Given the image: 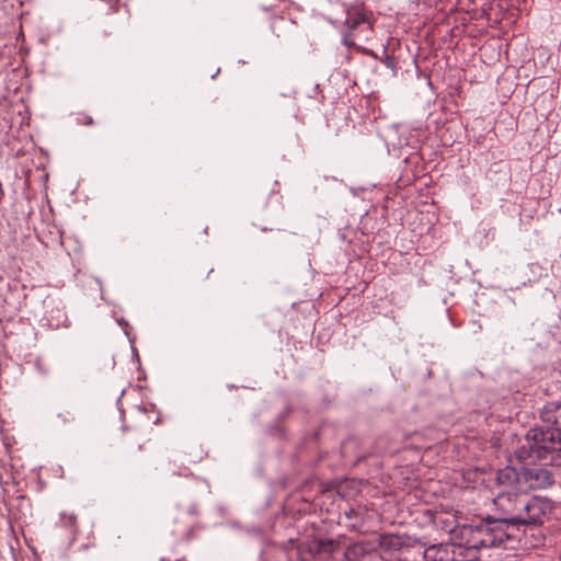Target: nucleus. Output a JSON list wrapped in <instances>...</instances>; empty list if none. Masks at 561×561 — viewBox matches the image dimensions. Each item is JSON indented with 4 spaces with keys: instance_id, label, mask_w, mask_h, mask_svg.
I'll return each mask as SVG.
<instances>
[{
    "instance_id": "obj_1",
    "label": "nucleus",
    "mask_w": 561,
    "mask_h": 561,
    "mask_svg": "<svg viewBox=\"0 0 561 561\" xmlns=\"http://www.w3.org/2000/svg\"><path fill=\"white\" fill-rule=\"evenodd\" d=\"M525 453L547 465L561 466V432L551 426L531 428L526 435V445L519 457Z\"/></svg>"
},
{
    "instance_id": "obj_2",
    "label": "nucleus",
    "mask_w": 561,
    "mask_h": 561,
    "mask_svg": "<svg viewBox=\"0 0 561 561\" xmlns=\"http://www.w3.org/2000/svg\"><path fill=\"white\" fill-rule=\"evenodd\" d=\"M309 551L314 561H321L327 557L333 560L336 554H342L346 561H364L366 558L378 557L375 553V546L366 541L355 542L344 551H341L339 545L332 540L313 541L309 546Z\"/></svg>"
},
{
    "instance_id": "obj_3",
    "label": "nucleus",
    "mask_w": 561,
    "mask_h": 561,
    "mask_svg": "<svg viewBox=\"0 0 561 561\" xmlns=\"http://www.w3.org/2000/svg\"><path fill=\"white\" fill-rule=\"evenodd\" d=\"M467 548L480 549L494 546L503 540V534L495 520L485 519L477 524L463 525L460 530Z\"/></svg>"
},
{
    "instance_id": "obj_4",
    "label": "nucleus",
    "mask_w": 561,
    "mask_h": 561,
    "mask_svg": "<svg viewBox=\"0 0 561 561\" xmlns=\"http://www.w3.org/2000/svg\"><path fill=\"white\" fill-rule=\"evenodd\" d=\"M523 510L518 516V525H540L545 517L551 513V503L543 497L526 496L525 503H519Z\"/></svg>"
},
{
    "instance_id": "obj_5",
    "label": "nucleus",
    "mask_w": 561,
    "mask_h": 561,
    "mask_svg": "<svg viewBox=\"0 0 561 561\" xmlns=\"http://www.w3.org/2000/svg\"><path fill=\"white\" fill-rule=\"evenodd\" d=\"M527 495L517 494L516 491H502L494 499L495 506L503 512L500 523L518 525V516L522 513L519 503H525Z\"/></svg>"
},
{
    "instance_id": "obj_6",
    "label": "nucleus",
    "mask_w": 561,
    "mask_h": 561,
    "mask_svg": "<svg viewBox=\"0 0 561 561\" xmlns=\"http://www.w3.org/2000/svg\"><path fill=\"white\" fill-rule=\"evenodd\" d=\"M345 24L348 31L343 36V43L348 47L355 46V38L359 34L367 36L373 31L366 15L357 10L348 11Z\"/></svg>"
},
{
    "instance_id": "obj_7",
    "label": "nucleus",
    "mask_w": 561,
    "mask_h": 561,
    "mask_svg": "<svg viewBox=\"0 0 561 561\" xmlns=\"http://www.w3.org/2000/svg\"><path fill=\"white\" fill-rule=\"evenodd\" d=\"M543 424L561 432V402H549L540 412Z\"/></svg>"
},
{
    "instance_id": "obj_8",
    "label": "nucleus",
    "mask_w": 561,
    "mask_h": 561,
    "mask_svg": "<svg viewBox=\"0 0 561 561\" xmlns=\"http://www.w3.org/2000/svg\"><path fill=\"white\" fill-rule=\"evenodd\" d=\"M496 483L504 488L503 491H518V472L512 467L500 469L496 473Z\"/></svg>"
},
{
    "instance_id": "obj_9",
    "label": "nucleus",
    "mask_w": 561,
    "mask_h": 561,
    "mask_svg": "<svg viewBox=\"0 0 561 561\" xmlns=\"http://www.w3.org/2000/svg\"><path fill=\"white\" fill-rule=\"evenodd\" d=\"M424 561H454V551L446 545H434L423 552Z\"/></svg>"
},
{
    "instance_id": "obj_10",
    "label": "nucleus",
    "mask_w": 561,
    "mask_h": 561,
    "mask_svg": "<svg viewBox=\"0 0 561 561\" xmlns=\"http://www.w3.org/2000/svg\"><path fill=\"white\" fill-rule=\"evenodd\" d=\"M58 419H60V420H61V422H64V423H66V422H69V421H72V420H73L72 415H71L69 412H67L66 414H61V413H60V414H58Z\"/></svg>"
},
{
    "instance_id": "obj_11",
    "label": "nucleus",
    "mask_w": 561,
    "mask_h": 561,
    "mask_svg": "<svg viewBox=\"0 0 561 561\" xmlns=\"http://www.w3.org/2000/svg\"><path fill=\"white\" fill-rule=\"evenodd\" d=\"M78 121L84 125H91L93 123L91 116H84L82 119L78 118Z\"/></svg>"
},
{
    "instance_id": "obj_12",
    "label": "nucleus",
    "mask_w": 561,
    "mask_h": 561,
    "mask_svg": "<svg viewBox=\"0 0 561 561\" xmlns=\"http://www.w3.org/2000/svg\"><path fill=\"white\" fill-rule=\"evenodd\" d=\"M76 523V516L70 515L69 516V524L73 525Z\"/></svg>"
}]
</instances>
